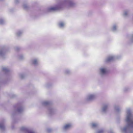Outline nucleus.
I'll use <instances>...</instances> for the list:
<instances>
[{
  "label": "nucleus",
  "instance_id": "nucleus-1",
  "mask_svg": "<svg viewBox=\"0 0 133 133\" xmlns=\"http://www.w3.org/2000/svg\"><path fill=\"white\" fill-rule=\"evenodd\" d=\"M126 121L130 125L133 127V118L131 114L127 116Z\"/></svg>",
  "mask_w": 133,
  "mask_h": 133
},
{
  "label": "nucleus",
  "instance_id": "nucleus-2",
  "mask_svg": "<svg viewBox=\"0 0 133 133\" xmlns=\"http://www.w3.org/2000/svg\"><path fill=\"white\" fill-rule=\"evenodd\" d=\"M60 8V6H57L55 7L51 8L50 9V10L55 11L59 9Z\"/></svg>",
  "mask_w": 133,
  "mask_h": 133
},
{
  "label": "nucleus",
  "instance_id": "nucleus-3",
  "mask_svg": "<svg viewBox=\"0 0 133 133\" xmlns=\"http://www.w3.org/2000/svg\"><path fill=\"white\" fill-rule=\"evenodd\" d=\"M113 59L114 58L112 56H109L108 58L106 61L107 62H108L113 60Z\"/></svg>",
  "mask_w": 133,
  "mask_h": 133
},
{
  "label": "nucleus",
  "instance_id": "nucleus-4",
  "mask_svg": "<svg viewBox=\"0 0 133 133\" xmlns=\"http://www.w3.org/2000/svg\"><path fill=\"white\" fill-rule=\"evenodd\" d=\"M100 70L101 73L103 74H104L106 72L105 69L104 68L101 69H100Z\"/></svg>",
  "mask_w": 133,
  "mask_h": 133
},
{
  "label": "nucleus",
  "instance_id": "nucleus-5",
  "mask_svg": "<svg viewBox=\"0 0 133 133\" xmlns=\"http://www.w3.org/2000/svg\"><path fill=\"white\" fill-rule=\"evenodd\" d=\"M71 126V125L70 124H68L66 125L64 127L65 129H66L70 128Z\"/></svg>",
  "mask_w": 133,
  "mask_h": 133
},
{
  "label": "nucleus",
  "instance_id": "nucleus-6",
  "mask_svg": "<svg viewBox=\"0 0 133 133\" xmlns=\"http://www.w3.org/2000/svg\"><path fill=\"white\" fill-rule=\"evenodd\" d=\"M107 108V106L106 105L104 106L103 108V110L104 111H105Z\"/></svg>",
  "mask_w": 133,
  "mask_h": 133
},
{
  "label": "nucleus",
  "instance_id": "nucleus-7",
  "mask_svg": "<svg viewBox=\"0 0 133 133\" xmlns=\"http://www.w3.org/2000/svg\"><path fill=\"white\" fill-rule=\"evenodd\" d=\"M97 126V124L95 123H93L92 124V126L93 127H95Z\"/></svg>",
  "mask_w": 133,
  "mask_h": 133
},
{
  "label": "nucleus",
  "instance_id": "nucleus-8",
  "mask_svg": "<svg viewBox=\"0 0 133 133\" xmlns=\"http://www.w3.org/2000/svg\"><path fill=\"white\" fill-rule=\"evenodd\" d=\"M94 97V96L93 95H91L89 97V99H91Z\"/></svg>",
  "mask_w": 133,
  "mask_h": 133
},
{
  "label": "nucleus",
  "instance_id": "nucleus-9",
  "mask_svg": "<svg viewBox=\"0 0 133 133\" xmlns=\"http://www.w3.org/2000/svg\"><path fill=\"white\" fill-rule=\"evenodd\" d=\"M4 126L3 124H0V128L1 129H2L4 128Z\"/></svg>",
  "mask_w": 133,
  "mask_h": 133
},
{
  "label": "nucleus",
  "instance_id": "nucleus-10",
  "mask_svg": "<svg viewBox=\"0 0 133 133\" xmlns=\"http://www.w3.org/2000/svg\"><path fill=\"white\" fill-rule=\"evenodd\" d=\"M64 25V24L63 23H61L59 24V25L61 27H62Z\"/></svg>",
  "mask_w": 133,
  "mask_h": 133
},
{
  "label": "nucleus",
  "instance_id": "nucleus-11",
  "mask_svg": "<svg viewBox=\"0 0 133 133\" xmlns=\"http://www.w3.org/2000/svg\"><path fill=\"white\" fill-rule=\"evenodd\" d=\"M37 60H35L34 61L33 63L34 64H36L37 63Z\"/></svg>",
  "mask_w": 133,
  "mask_h": 133
},
{
  "label": "nucleus",
  "instance_id": "nucleus-12",
  "mask_svg": "<svg viewBox=\"0 0 133 133\" xmlns=\"http://www.w3.org/2000/svg\"><path fill=\"white\" fill-rule=\"evenodd\" d=\"M103 132V130H101L99 131L98 132V133H101Z\"/></svg>",
  "mask_w": 133,
  "mask_h": 133
},
{
  "label": "nucleus",
  "instance_id": "nucleus-13",
  "mask_svg": "<svg viewBox=\"0 0 133 133\" xmlns=\"http://www.w3.org/2000/svg\"><path fill=\"white\" fill-rule=\"evenodd\" d=\"M24 129H25L24 128H23H23H22V130H24Z\"/></svg>",
  "mask_w": 133,
  "mask_h": 133
},
{
  "label": "nucleus",
  "instance_id": "nucleus-14",
  "mask_svg": "<svg viewBox=\"0 0 133 133\" xmlns=\"http://www.w3.org/2000/svg\"><path fill=\"white\" fill-rule=\"evenodd\" d=\"M29 133H35L34 132H30Z\"/></svg>",
  "mask_w": 133,
  "mask_h": 133
},
{
  "label": "nucleus",
  "instance_id": "nucleus-15",
  "mask_svg": "<svg viewBox=\"0 0 133 133\" xmlns=\"http://www.w3.org/2000/svg\"><path fill=\"white\" fill-rule=\"evenodd\" d=\"M3 70H5V68H4V69H3Z\"/></svg>",
  "mask_w": 133,
  "mask_h": 133
}]
</instances>
